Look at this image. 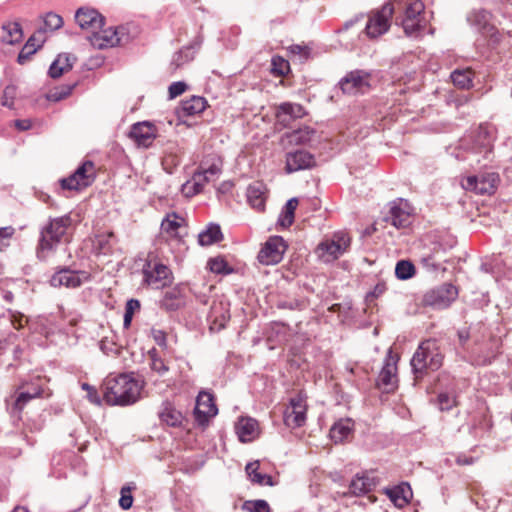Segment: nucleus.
Masks as SVG:
<instances>
[{
    "instance_id": "obj_22",
    "label": "nucleus",
    "mask_w": 512,
    "mask_h": 512,
    "mask_svg": "<svg viewBox=\"0 0 512 512\" xmlns=\"http://www.w3.org/2000/svg\"><path fill=\"white\" fill-rule=\"evenodd\" d=\"M235 430L241 442H251L259 434L258 422L251 417H241L235 425Z\"/></svg>"
},
{
    "instance_id": "obj_9",
    "label": "nucleus",
    "mask_w": 512,
    "mask_h": 512,
    "mask_svg": "<svg viewBox=\"0 0 512 512\" xmlns=\"http://www.w3.org/2000/svg\"><path fill=\"white\" fill-rule=\"evenodd\" d=\"M144 282L149 286L160 289L172 282L170 269L156 260H148L143 266Z\"/></svg>"
},
{
    "instance_id": "obj_31",
    "label": "nucleus",
    "mask_w": 512,
    "mask_h": 512,
    "mask_svg": "<svg viewBox=\"0 0 512 512\" xmlns=\"http://www.w3.org/2000/svg\"><path fill=\"white\" fill-rule=\"evenodd\" d=\"M353 423L350 419H340L331 427L329 435L335 443H341L352 433Z\"/></svg>"
},
{
    "instance_id": "obj_55",
    "label": "nucleus",
    "mask_w": 512,
    "mask_h": 512,
    "mask_svg": "<svg viewBox=\"0 0 512 512\" xmlns=\"http://www.w3.org/2000/svg\"><path fill=\"white\" fill-rule=\"evenodd\" d=\"M151 335L156 344L162 348H167V339H166V333L163 330L160 329H152Z\"/></svg>"
},
{
    "instance_id": "obj_23",
    "label": "nucleus",
    "mask_w": 512,
    "mask_h": 512,
    "mask_svg": "<svg viewBox=\"0 0 512 512\" xmlns=\"http://www.w3.org/2000/svg\"><path fill=\"white\" fill-rule=\"evenodd\" d=\"M246 196L252 208L258 211L264 210L266 202V186L264 183L257 181L250 184L247 187Z\"/></svg>"
},
{
    "instance_id": "obj_58",
    "label": "nucleus",
    "mask_w": 512,
    "mask_h": 512,
    "mask_svg": "<svg viewBox=\"0 0 512 512\" xmlns=\"http://www.w3.org/2000/svg\"><path fill=\"white\" fill-rule=\"evenodd\" d=\"M182 192L187 197H192L198 193H200V190L197 187H194L192 182L189 180L182 186Z\"/></svg>"
},
{
    "instance_id": "obj_17",
    "label": "nucleus",
    "mask_w": 512,
    "mask_h": 512,
    "mask_svg": "<svg viewBox=\"0 0 512 512\" xmlns=\"http://www.w3.org/2000/svg\"><path fill=\"white\" fill-rule=\"evenodd\" d=\"M397 361L398 357L396 355H393L392 349L390 348L387 351L384 366L378 375V386L384 387L387 390H390L395 387V384L397 382Z\"/></svg>"
},
{
    "instance_id": "obj_47",
    "label": "nucleus",
    "mask_w": 512,
    "mask_h": 512,
    "mask_svg": "<svg viewBox=\"0 0 512 512\" xmlns=\"http://www.w3.org/2000/svg\"><path fill=\"white\" fill-rule=\"evenodd\" d=\"M209 268L213 273L229 274L231 269L228 268L227 262L222 258H212L208 262Z\"/></svg>"
},
{
    "instance_id": "obj_16",
    "label": "nucleus",
    "mask_w": 512,
    "mask_h": 512,
    "mask_svg": "<svg viewBox=\"0 0 512 512\" xmlns=\"http://www.w3.org/2000/svg\"><path fill=\"white\" fill-rule=\"evenodd\" d=\"M217 413L218 409L214 403L213 395L205 391L200 392L197 396L196 406L194 408L196 421L204 425L208 422L209 418L216 416Z\"/></svg>"
},
{
    "instance_id": "obj_1",
    "label": "nucleus",
    "mask_w": 512,
    "mask_h": 512,
    "mask_svg": "<svg viewBox=\"0 0 512 512\" xmlns=\"http://www.w3.org/2000/svg\"><path fill=\"white\" fill-rule=\"evenodd\" d=\"M141 385L128 374L107 378L103 384V399L111 406H128L140 399Z\"/></svg>"
},
{
    "instance_id": "obj_60",
    "label": "nucleus",
    "mask_w": 512,
    "mask_h": 512,
    "mask_svg": "<svg viewBox=\"0 0 512 512\" xmlns=\"http://www.w3.org/2000/svg\"><path fill=\"white\" fill-rule=\"evenodd\" d=\"M289 50L291 53H293L295 55H299L300 57L305 58V59L309 55V50L307 49V47H303L301 45H291L289 47Z\"/></svg>"
},
{
    "instance_id": "obj_51",
    "label": "nucleus",
    "mask_w": 512,
    "mask_h": 512,
    "mask_svg": "<svg viewBox=\"0 0 512 512\" xmlns=\"http://www.w3.org/2000/svg\"><path fill=\"white\" fill-rule=\"evenodd\" d=\"M132 488L130 486H123L121 488V497L119 500V505L122 509L127 510L132 506L133 497L131 495Z\"/></svg>"
},
{
    "instance_id": "obj_20",
    "label": "nucleus",
    "mask_w": 512,
    "mask_h": 512,
    "mask_svg": "<svg viewBox=\"0 0 512 512\" xmlns=\"http://www.w3.org/2000/svg\"><path fill=\"white\" fill-rule=\"evenodd\" d=\"M315 165L314 156L305 150H296L286 155L287 173L297 172L299 170L310 169Z\"/></svg>"
},
{
    "instance_id": "obj_57",
    "label": "nucleus",
    "mask_w": 512,
    "mask_h": 512,
    "mask_svg": "<svg viewBox=\"0 0 512 512\" xmlns=\"http://www.w3.org/2000/svg\"><path fill=\"white\" fill-rule=\"evenodd\" d=\"M293 221H294V215H289V214H287V211L282 209L277 223L283 228H288L289 226L292 225Z\"/></svg>"
},
{
    "instance_id": "obj_11",
    "label": "nucleus",
    "mask_w": 512,
    "mask_h": 512,
    "mask_svg": "<svg viewBox=\"0 0 512 512\" xmlns=\"http://www.w3.org/2000/svg\"><path fill=\"white\" fill-rule=\"evenodd\" d=\"M306 397L301 393L292 397L283 413L284 424L289 428H299L306 422Z\"/></svg>"
},
{
    "instance_id": "obj_14",
    "label": "nucleus",
    "mask_w": 512,
    "mask_h": 512,
    "mask_svg": "<svg viewBox=\"0 0 512 512\" xmlns=\"http://www.w3.org/2000/svg\"><path fill=\"white\" fill-rule=\"evenodd\" d=\"M369 74L362 70L348 73L340 82V88L345 94L355 95L364 93L369 88Z\"/></svg>"
},
{
    "instance_id": "obj_61",
    "label": "nucleus",
    "mask_w": 512,
    "mask_h": 512,
    "mask_svg": "<svg viewBox=\"0 0 512 512\" xmlns=\"http://www.w3.org/2000/svg\"><path fill=\"white\" fill-rule=\"evenodd\" d=\"M140 309V302L137 299H129L126 302L125 306V312L130 313L131 315H134L136 311Z\"/></svg>"
},
{
    "instance_id": "obj_64",
    "label": "nucleus",
    "mask_w": 512,
    "mask_h": 512,
    "mask_svg": "<svg viewBox=\"0 0 512 512\" xmlns=\"http://www.w3.org/2000/svg\"><path fill=\"white\" fill-rule=\"evenodd\" d=\"M14 124L20 131H26L31 128V121L29 119L15 120Z\"/></svg>"
},
{
    "instance_id": "obj_41",
    "label": "nucleus",
    "mask_w": 512,
    "mask_h": 512,
    "mask_svg": "<svg viewBox=\"0 0 512 512\" xmlns=\"http://www.w3.org/2000/svg\"><path fill=\"white\" fill-rule=\"evenodd\" d=\"M69 57L67 55H59L56 60L49 67V75L52 78H59L65 71L72 68L71 63H67L66 66H60L62 61L68 62Z\"/></svg>"
},
{
    "instance_id": "obj_43",
    "label": "nucleus",
    "mask_w": 512,
    "mask_h": 512,
    "mask_svg": "<svg viewBox=\"0 0 512 512\" xmlns=\"http://www.w3.org/2000/svg\"><path fill=\"white\" fill-rule=\"evenodd\" d=\"M43 21H44V29L42 30L43 33L46 31H50V32L56 31V30L60 29L64 23L63 18L54 12H48L44 16Z\"/></svg>"
},
{
    "instance_id": "obj_63",
    "label": "nucleus",
    "mask_w": 512,
    "mask_h": 512,
    "mask_svg": "<svg viewBox=\"0 0 512 512\" xmlns=\"http://www.w3.org/2000/svg\"><path fill=\"white\" fill-rule=\"evenodd\" d=\"M297 206H298L297 198H291L286 202L285 206L283 207V210L287 211V214H289V215H294Z\"/></svg>"
},
{
    "instance_id": "obj_36",
    "label": "nucleus",
    "mask_w": 512,
    "mask_h": 512,
    "mask_svg": "<svg viewBox=\"0 0 512 512\" xmlns=\"http://www.w3.org/2000/svg\"><path fill=\"white\" fill-rule=\"evenodd\" d=\"M75 172L84 188L91 185L95 179V165L90 160L83 162Z\"/></svg>"
},
{
    "instance_id": "obj_33",
    "label": "nucleus",
    "mask_w": 512,
    "mask_h": 512,
    "mask_svg": "<svg viewBox=\"0 0 512 512\" xmlns=\"http://www.w3.org/2000/svg\"><path fill=\"white\" fill-rule=\"evenodd\" d=\"M223 235L220 226L217 224H209L205 230L199 233L198 242L201 246H209L219 242Z\"/></svg>"
},
{
    "instance_id": "obj_48",
    "label": "nucleus",
    "mask_w": 512,
    "mask_h": 512,
    "mask_svg": "<svg viewBox=\"0 0 512 512\" xmlns=\"http://www.w3.org/2000/svg\"><path fill=\"white\" fill-rule=\"evenodd\" d=\"M78 177L79 176L76 175V172H74L70 176H68L67 178H63L60 181L62 188L63 189H67V190H81V189H83L84 187L80 183Z\"/></svg>"
},
{
    "instance_id": "obj_37",
    "label": "nucleus",
    "mask_w": 512,
    "mask_h": 512,
    "mask_svg": "<svg viewBox=\"0 0 512 512\" xmlns=\"http://www.w3.org/2000/svg\"><path fill=\"white\" fill-rule=\"evenodd\" d=\"M473 71L467 69H457L451 73V79L455 86L461 89H469L473 86Z\"/></svg>"
},
{
    "instance_id": "obj_12",
    "label": "nucleus",
    "mask_w": 512,
    "mask_h": 512,
    "mask_svg": "<svg viewBox=\"0 0 512 512\" xmlns=\"http://www.w3.org/2000/svg\"><path fill=\"white\" fill-rule=\"evenodd\" d=\"M287 249L284 239L280 236L270 237L258 253V260L264 265L278 264Z\"/></svg>"
},
{
    "instance_id": "obj_40",
    "label": "nucleus",
    "mask_w": 512,
    "mask_h": 512,
    "mask_svg": "<svg viewBox=\"0 0 512 512\" xmlns=\"http://www.w3.org/2000/svg\"><path fill=\"white\" fill-rule=\"evenodd\" d=\"M194 51L192 46H187L176 52L170 62V68L172 71L177 70L184 64L194 59Z\"/></svg>"
},
{
    "instance_id": "obj_8",
    "label": "nucleus",
    "mask_w": 512,
    "mask_h": 512,
    "mask_svg": "<svg viewBox=\"0 0 512 512\" xmlns=\"http://www.w3.org/2000/svg\"><path fill=\"white\" fill-rule=\"evenodd\" d=\"M91 45L98 49L114 47L129 41L127 28L125 26L110 27L107 29H100L89 36Z\"/></svg>"
},
{
    "instance_id": "obj_34",
    "label": "nucleus",
    "mask_w": 512,
    "mask_h": 512,
    "mask_svg": "<svg viewBox=\"0 0 512 512\" xmlns=\"http://www.w3.org/2000/svg\"><path fill=\"white\" fill-rule=\"evenodd\" d=\"M259 468V462H250L246 465L245 470L247 475L249 476V479L256 484L259 485H268L273 486L274 482L270 475L263 474L258 471Z\"/></svg>"
},
{
    "instance_id": "obj_56",
    "label": "nucleus",
    "mask_w": 512,
    "mask_h": 512,
    "mask_svg": "<svg viewBox=\"0 0 512 512\" xmlns=\"http://www.w3.org/2000/svg\"><path fill=\"white\" fill-rule=\"evenodd\" d=\"M43 31L39 30L37 33L32 35L25 44H30L31 48H37V50L42 46L44 42Z\"/></svg>"
},
{
    "instance_id": "obj_32",
    "label": "nucleus",
    "mask_w": 512,
    "mask_h": 512,
    "mask_svg": "<svg viewBox=\"0 0 512 512\" xmlns=\"http://www.w3.org/2000/svg\"><path fill=\"white\" fill-rule=\"evenodd\" d=\"M390 500L398 507L405 506L412 497V491L408 484H402L387 490Z\"/></svg>"
},
{
    "instance_id": "obj_29",
    "label": "nucleus",
    "mask_w": 512,
    "mask_h": 512,
    "mask_svg": "<svg viewBox=\"0 0 512 512\" xmlns=\"http://www.w3.org/2000/svg\"><path fill=\"white\" fill-rule=\"evenodd\" d=\"M184 304L182 291L179 287L167 290L160 301L161 308L166 311L178 310Z\"/></svg>"
},
{
    "instance_id": "obj_35",
    "label": "nucleus",
    "mask_w": 512,
    "mask_h": 512,
    "mask_svg": "<svg viewBox=\"0 0 512 512\" xmlns=\"http://www.w3.org/2000/svg\"><path fill=\"white\" fill-rule=\"evenodd\" d=\"M374 482L367 476H356L349 486L350 493L355 496L366 494L372 490Z\"/></svg>"
},
{
    "instance_id": "obj_62",
    "label": "nucleus",
    "mask_w": 512,
    "mask_h": 512,
    "mask_svg": "<svg viewBox=\"0 0 512 512\" xmlns=\"http://www.w3.org/2000/svg\"><path fill=\"white\" fill-rule=\"evenodd\" d=\"M15 233V229L12 226L0 227V244L4 239L11 238Z\"/></svg>"
},
{
    "instance_id": "obj_53",
    "label": "nucleus",
    "mask_w": 512,
    "mask_h": 512,
    "mask_svg": "<svg viewBox=\"0 0 512 512\" xmlns=\"http://www.w3.org/2000/svg\"><path fill=\"white\" fill-rule=\"evenodd\" d=\"M186 88H187V85L185 82H182V81L173 82L169 86V89H168L169 97L171 99L176 98L177 96L184 93Z\"/></svg>"
},
{
    "instance_id": "obj_39",
    "label": "nucleus",
    "mask_w": 512,
    "mask_h": 512,
    "mask_svg": "<svg viewBox=\"0 0 512 512\" xmlns=\"http://www.w3.org/2000/svg\"><path fill=\"white\" fill-rule=\"evenodd\" d=\"M488 16V13L485 11L479 12L476 15L479 21L484 22L483 26L481 27L482 34L487 37L492 44H498L501 41L502 35L493 25L487 23Z\"/></svg>"
},
{
    "instance_id": "obj_18",
    "label": "nucleus",
    "mask_w": 512,
    "mask_h": 512,
    "mask_svg": "<svg viewBox=\"0 0 512 512\" xmlns=\"http://www.w3.org/2000/svg\"><path fill=\"white\" fill-rule=\"evenodd\" d=\"M412 207L403 199L393 201L390 206L388 220L396 228H405L411 223Z\"/></svg>"
},
{
    "instance_id": "obj_45",
    "label": "nucleus",
    "mask_w": 512,
    "mask_h": 512,
    "mask_svg": "<svg viewBox=\"0 0 512 512\" xmlns=\"http://www.w3.org/2000/svg\"><path fill=\"white\" fill-rule=\"evenodd\" d=\"M178 218L179 217L176 213L167 214L161 222V229L168 234H175L180 227Z\"/></svg>"
},
{
    "instance_id": "obj_19",
    "label": "nucleus",
    "mask_w": 512,
    "mask_h": 512,
    "mask_svg": "<svg viewBox=\"0 0 512 512\" xmlns=\"http://www.w3.org/2000/svg\"><path fill=\"white\" fill-rule=\"evenodd\" d=\"M129 135L138 146L148 148L156 138V128L150 122H138L132 126Z\"/></svg>"
},
{
    "instance_id": "obj_5",
    "label": "nucleus",
    "mask_w": 512,
    "mask_h": 512,
    "mask_svg": "<svg viewBox=\"0 0 512 512\" xmlns=\"http://www.w3.org/2000/svg\"><path fill=\"white\" fill-rule=\"evenodd\" d=\"M394 13V5L390 0L380 9L372 10L364 28V33L369 39H376L385 34L391 26V18Z\"/></svg>"
},
{
    "instance_id": "obj_42",
    "label": "nucleus",
    "mask_w": 512,
    "mask_h": 512,
    "mask_svg": "<svg viewBox=\"0 0 512 512\" xmlns=\"http://www.w3.org/2000/svg\"><path fill=\"white\" fill-rule=\"evenodd\" d=\"M415 274L414 265L407 260H401L396 264L395 275L400 280H407Z\"/></svg>"
},
{
    "instance_id": "obj_54",
    "label": "nucleus",
    "mask_w": 512,
    "mask_h": 512,
    "mask_svg": "<svg viewBox=\"0 0 512 512\" xmlns=\"http://www.w3.org/2000/svg\"><path fill=\"white\" fill-rule=\"evenodd\" d=\"M190 181L192 182L194 187H197L201 192L205 184L209 182V178H207V173L199 171L194 173Z\"/></svg>"
},
{
    "instance_id": "obj_2",
    "label": "nucleus",
    "mask_w": 512,
    "mask_h": 512,
    "mask_svg": "<svg viewBox=\"0 0 512 512\" xmlns=\"http://www.w3.org/2000/svg\"><path fill=\"white\" fill-rule=\"evenodd\" d=\"M72 224L70 215L50 219L40 231L36 254L45 261L55 253L59 245L66 241L67 230Z\"/></svg>"
},
{
    "instance_id": "obj_59",
    "label": "nucleus",
    "mask_w": 512,
    "mask_h": 512,
    "mask_svg": "<svg viewBox=\"0 0 512 512\" xmlns=\"http://www.w3.org/2000/svg\"><path fill=\"white\" fill-rule=\"evenodd\" d=\"M387 287H386V284L384 282H379L375 285L373 291H371L368 295H367V300H369L370 298H377L379 297L380 295H382L385 291H386Z\"/></svg>"
},
{
    "instance_id": "obj_10",
    "label": "nucleus",
    "mask_w": 512,
    "mask_h": 512,
    "mask_svg": "<svg viewBox=\"0 0 512 512\" xmlns=\"http://www.w3.org/2000/svg\"><path fill=\"white\" fill-rule=\"evenodd\" d=\"M499 176L496 173L472 175L462 179L461 185L467 190L479 195L493 194L496 190Z\"/></svg>"
},
{
    "instance_id": "obj_26",
    "label": "nucleus",
    "mask_w": 512,
    "mask_h": 512,
    "mask_svg": "<svg viewBox=\"0 0 512 512\" xmlns=\"http://www.w3.org/2000/svg\"><path fill=\"white\" fill-rule=\"evenodd\" d=\"M304 115V108L297 103L285 102L278 106L276 117L280 123L288 124L290 120Z\"/></svg>"
},
{
    "instance_id": "obj_49",
    "label": "nucleus",
    "mask_w": 512,
    "mask_h": 512,
    "mask_svg": "<svg viewBox=\"0 0 512 512\" xmlns=\"http://www.w3.org/2000/svg\"><path fill=\"white\" fill-rule=\"evenodd\" d=\"M16 97V87L14 85H8L3 91L1 97V104L5 107L12 108L13 101Z\"/></svg>"
},
{
    "instance_id": "obj_15",
    "label": "nucleus",
    "mask_w": 512,
    "mask_h": 512,
    "mask_svg": "<svg viewBox=\"0 0 512 512\" xmlns=\"http://www.w3.org/2000/svg\"><path fill=\"white\" fill-rule=\"evenodd\" d=\"M75 21L82 30L94 34L104 25V17L95 9L81 7L75 13Z\"/></svg>"
},
{
    "instance_id": "obj_7",
    "label": "nucleus",
    "mask_w": 512,
    "mask_h": 512,
    "mask_svg": "<svg viewBox=\"0 0 512 512\" xmlns=\"http://www.w3.org/2000/svg\"><path fill=\"white\" fill-rule=\"evenodd\" d=\"M458 296L457 288L450 284L444 283L438 287L428 290L424 295L422 302L424 306L431 307L436 310L448 308Z\"/></svg>"
},
{
    "instance_id": "obj_30",
    "label": "nucleus",
    "mask_w": 512,
    "mask_h": 512,
    "mask_svg": "<svg viewBox=\"0 0 512 512\" xmlns=\"http://www.w3.org/2000/svg\"><path fill=\"white\" fill-rule=\"evenodd\" d=\"M206 100L200 96H192L181 102L178 113L183 116H193L205 110Z\"/></svg>"
},
{
    "instance_id": "obj_25",
    "label": "nucleus",
    "mask_w": 512,
    "mask_h": 512,
    "mask_svg": "<svg viewBox=\"0 0 512 512\" xmlns=\"http://www.w3.org/2000/svg\"><path fill=\"white\" fill-rule=\"evenodd\" d=\"M117 244V238L113 232L100 233L93 239V250L97 254L110 255Z\"/></svg>"
},
{
    "instance_id": "obj_24",
    "label": "nucleus",
    "mask_w": 512,
    "mask_h": 512,
    "mask_svg": "<svg viewBox=\"0 0 512 512\" xmlns=\"http://www.w3.org/2000/svg\"><path fill=\"white\" fill-rule=\"evenodd\" d=\"M158 416L162 423L171 427L181 426L184 420L182 413L177 410L170 401L167 400L162 402L158 411Z\"/></svg>"
},
{
    "instance_id": "obj_38",
    "label": "nucleus",
    "mask_w": 512,
    "mask_h": 512,
    "mask_svg": "<svg viewBox=\"0 0 512 512\" xmlns=\"http://www.w3.org/2000/svg\"><path fill=\"white\" fill-rule=\"evenodd\" d=\"M314 135L315 130L305 126L287 134V138L291 144L305 145L312 140Z\"/></svg>"
},
{
    "instance_id": "obj_13",
    "label": "nucleus",
    "mask_w": 512,
    "mask_h": 512,
    "mask_svg": "<svg viewBox=\"0 0 512 512\" xmlns=\"http://www.w3.org/2000/svg\"><path fill=\"white\" fill-rule=\"evenodd\" d=\"M493 140L492 131L486 126H479L469 148L471 155L475 157L480 155L483 159H488L492 153Z\"/></svg>"
},
{
    "instance_id": "obj_21",
    "label": "nucleus",
    "mask_w": 512,
    "mask_h": 512,
    "mask_svg": "<svg viewBox=\"0 0 512 512\" xmlns=\"http://www.w3.org/2000/svg\"><path fill=\"white\" fill-rule=\"evenodd\" d=\"M82 276L87 279L85 272L62 269L52 276L51 285L54 287L76 288L82 284Z\"/></svg>"
},
{
    "instance_id": "obj_50",
    "label": "nucleus",
    "mask_w": 512,
    "mask_h": 512,
    "mask_svg": "<svg viewBox=\"0 0 512 512\" xmlns=\"http://www.w3.org/2000/svg\"><path fill=\"white\" fill-rule=\"evenodd\" d=\"M438 404L441 411H448L456 405V399L448 393H440L438 395Z\"/></svg>"
},
{
    "instance_id": "obj_52",
    "label": "nucleus",
    "mask_w": 512,
    "mask_h": 512,
    "mask_svg": "<svg viewBox=\"0 0 512 512\" xmlns=\"http://www.w3.org/2000/svg\"><path fill=\"white\" fill-rule=\"evenodd\" d=\"M36 51L37 48H31L30 44H25L18 54L17 62L24 65Z\"/></svg>"
},
{
    "instance_id": "obj_27",
    "label": "nucleus",
    "mask_w": 512,
    "mask_h": 512,
    "mask_svg": "<svg viewBox=\"0 0 512 512\" xmlns=\"http://www.w3.org/2000/svg\"><path fill=\"white\" fill-rule=\"evenodd\" d=\"M23 39V31L20 23L16 21H7L2 24V42L14 45Z\"/></svg>"
},
{
    "instance_id": "obj_44",
    "label": "nucleus",
    "mask_w": 512,
    "mask_h": 512,
    "mask_svg": "<svg viewBox=\"0 0 512 512\" xmlns=\"http://www.w3.org/2000/svg\"><path fill=\"white\" fill-rule=\"evenodd\" d=\"M242 509L247 512H271L268 502L262 499L245 501Z\"/></svg>"
},
{
    "instance_id": "obj_28",
    "label": "nucleus",
    "mask_w": 512,
    "mask_h": 512,
    "mask_svg": "<svg viewBox=\"0 0 512 512\" xmlns=\"http://www.w3.org/2000/svg\"><path fill=\"white\" fill-rule=\"evenodd\" d=\"M42 394V389L39 387H33V393L29 392H19L14 399L12 404H9L7 401V406L12 415H19L26 404L34 398L40 397Z\"/></svg>"
},
{
    "instance_id": "obj_3",
    "label": "nucleus",
    "mask_w": 512,
    "mask_h": 512,
    "mask_svg": "<svg viewBox=\"0 0 512 512\" xmlns=\"http://www.w3.org/2000/svg\"><path fill=\"white\" fill-rule=\"evenodd\" d=\"M394 5V11L400 12L397 21L400 20L404 32L408 36H417L424 29L423 17L424 4L421 0H390Z\"/></svg>"
},
{
    "instance_id": "obj_46",
    "label": "nucleus",
    "mask_w": 512,
    "mask_h": 512,
    "mask_svg": "<svg viewBox=\"0 0 512 512\" xmlns=\"http://www.w3.org/2000/svg\"><path fill=\"white\" fill-rule=\"evenodd\" d=\"M149 356L151 359L150 367L153 371L157 372L159 375H164L166 372H168V366L165 364L163 359L158 357L155 349H152L149 352Z\"/></svg>"
},
{
    "instance_id": "obj_6",
    "label": "nucleus",
    "mask_w": 512,
    "mask_h": 512,
    "mask_svg": "<svg viewBox=\"0 0 512 512\" xmlns=\"http://www.w3.org/2000/svg\"><path fill=\"white\" fill-rule=\"evenodd\" d=\"M350 238L347 234L335 233L332 238L325 239L318 244L315 254L324 263H330L338 259L349 247Z\"/></svg>"
},
{
    "instance_id": "obj_4",
    "label": "nucleus",
    "mask_w": 512,
    "mask_h": 512,
    "mask_svg": "<svg viewBox=\"0 0 512 512\" xmlns=\"http://www.w3.org/2000/svg\"><path fill=\"white\" fill-rule=\"evenodd\" d=\"M443 355L436 348L434 341L421 343L411 359L412 371L416 378H421L426 370L436 371L442 366Z\"/></svg>"
}]
</instances>
